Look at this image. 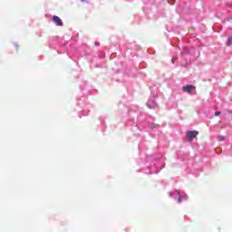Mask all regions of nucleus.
Instances as JSON below:
<instances>
[{
  "label": "nucleus",
  "instance_id": "obj_1",
  "mask_svg": "<svg viewBox=\"0 0 232 232\" xmlns=\"http://www.w3.org/2000/svg\"><path fill=\"white\" fill-rule=\"evenodd\" d=\"M198 135V130H188L186 132V139L188 142H193V139H197Z\"/></svg>",
  "mask_w": 232,
  "mask_h": 232
},
{
  "label": "nucleus",
  "instance_id": "obj_2",
  "mask_svg": "<svg viewBox=\"0 0 232 232\" xmlns=\"http://www.w3.org/2000/svg\"><path fill=\"white\" fill-rule=\"evenodd\" d=\"M53 21L56 24V26H63V20L59 18L57 15L53 16Z\"/></svg>",
  "mask_w": 232,
  "mask_h": 232
},
{
  "label": "nucleus",
  "instance_id": "obj_3",
  "mask_svg": "<svg viewBox=\"0 0 232 232\" xmlns=\"http://www.w3.org/2000/svg\"><path fill=\"white\" fill-rule=\"evenodd\" d=\"M191 90H195V86L189 84L183 86V92H186L187 93H191Z\"/></svg>",
  "mask_w": 232,
  "mask_h": 232
},
{
  "label": "nucleus",
  "instance_id": "obj_4",
  "mask_svg": "<svg viewBox=\"0 0 232 232\" xmlns=\"http://www.w3.org/2000/svg\"><path fill=\"white\" fill-rule=\"evenodd\" d=\"M231 44H232V35H231V37H229V38L227 39V46H231Z\"/></svg>",
  "mask_w": 232,
  "mask_h": 232
},
{
  "label": "nucleus",
  "instance_id": "obj_5",
  "mask_svg": "<svg viewBox=\"0 0 232 232\" xmlns=\"http://www.w3.org/2000/svg\"><path fill=\"white\" fill-rule=\"evenodd\" d=\"M221 113H222V112H220V111H216V112H215V115H216V117H218V115H221Z\"/></svg>",
  "mask_w": 232,
  "mask_h": 232
},
{
  "label": "nucleus",
  "instance_id": "obj_6",
  "mask_svg": "<svg viewBox=\"0 0 232 232\" xmlns=\"http://www.w3.org/2000/svg\"><path fill=\"white\" fill-rule=\"evenodd\" d=\"M100 44H99V42H96V43H95V45H96V46H100Z\"/></svg>",
  "mask_w": 232,
  "mask_h": 232
},
{
  "label": "nucleus",
  "instance_id": "obj_7",
  "mask_svg": "<svg viewBox=\"0 0 232 232\" xmlns=\"http://www.w3.org/2000/svg\"><path fill=\"white\" fill-rule=\"evenodd\" d=\"M179 202H180V198L179 199Z\"/></svg>",
  "mask_w": 232,
  "mask_h": 232
}]
</instances>
